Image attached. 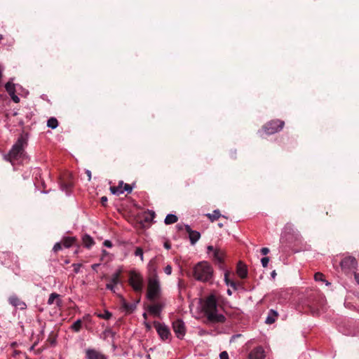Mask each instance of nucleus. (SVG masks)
<instances>
[{"mask_svg": "<svg viewBox=\"0 0 359 359\" xmlns=\"http://www.w3.org/2000/svg\"><path fill=\"white\" fill-rule=\"evenodd\" d=\"M57 126H58V121L54 117L50 118L47 121V126L52 129L56 128L57 127Z\"/></svg>", "mask_w": 359, "mask_h": 359, "instance_id": "28", "label": "nucleus"}, {"mask_svg": "<svg viewBox=\"0 0 359 359\" xmlns=\"http://www.w3.org/2000/svg\"><path fill=\"white\" fill-rule=\"evenodd\" d=\"M203 309L209 322L219 323L226 320L225 316L222 313H218L217 299L214 295H210L206 299Z\"/></svg>", "mask_w": 359, "mask_h": 359, "instance_id": "1", "label": "nucleus"}, {"mask_svg": "<svg viewBox=\"0 0 359 359\" xmlns=\"http://www.w3.org/2000/svg\"><path fill=\"white\" fill-rule=\"evenodd\" d=\"M271 276H276V272H275V271H273V272L271 273Z\"/></svg>", "mask_w": 359, "mask_h": 359, "instance_id": "55", "label": "nucleus"}, {"mask_svg": "<svg viewBox=\"0 0 359 359\" xmlns=\"http://www.w3.org/2000/svg\"><path fill=\"white\" fill-rule=\"evenodd\" d=\"M103 245L105 247L109 248L112 247V243L109 240H105L103 243Z\"/></svg>", "mask_w": 359, "mask_h": 359, "instance_id": "43", "label": "nucleus"}, {"mask_svg": "<svg viewBox=\"0 0 359 359\" xmlns=\"http://www.w3.org/2000/svg\"><path fill=\"white\" fill-rule=\"evenodd\" d=\"M227 294H228L229 295H231L232 292H231V290H229H229H227Z\"/></svg>", "mask_w": 359, "mask_h": 359, "instance_id": "54", "label": "nucleus"}, {"mask_svg": "<svg viewBox=\"0 0 359 359\" xmlns=\"http://www.w3.org/2000/svg\"><path fill=\"white\" fill-rule=\"evenodd\" d=\"M261 252L262 255H266L269 252V249L268 248H262L261 249Z\"/></svg>", "mask_w": 359, "mask_h": 359, "instance_id": "44", "label": "nucleus"}, {"mask_svg": "<svg viewBox=\"0 0 359 359\" xmlns=\"http://www.w3.org/2000/svg\"><path fill=\"white\" fill-rule=\"evenodd\" d=\"M269 262V258L267 257H263L261 259V262L263 267H266Z\"/></svg>", "mask_w": 359, "mask_h": 359, "instance_id": "37", "label": "nucleus"}, {"mask_svg": "<svg viewBox=\"0 0 359 359\" xmlns=\"http://www.w3.org/2000/svg\"><path fill=\"white\" fill-rule=\"evenodd\" d=\"M207 250H208V253H210V252H214V250H215L213 246L212 245H208V248H207Z\"/></svg>", "mask_w": 359, "mask_h": 359, "instance_id": "48", "label": "nucleus"}, {"mask_svg": "<svg viewBox=\"0 0 359 359\" xmlns=\"http://www.w3.org/2000/svg\"><path fill=\"white\" fill-rule=\"evenodd\" d=\"M285 122L283 121L276 119L272 120L268 123H266L263 126V130L265 131L266 134L271 135L274 134L283 129L284 127Z\"/></svg>", "mask_w": 359, "mask_h": 359, "instance_id": "6", "label": "nucleus"}, {"mask_svg": "<svg viewBox=\"0 0 359 359\" xmlns=\"http://www.w3.org/2000/svg\"><path fill=\"white\" fill-rule=\"evenodd\" d=\"M72 266L74 267V271L75 273H78L80 271L81 264H73Z\"/></svg>", "mask_w": 359, "mask_h": 359, "instance_id": "39", "label": "nucleus"}, {"mask_svg": "<svg viewBox=\"0 0 359 359\" xmlns=\"http://www.w3.org/2000/svg\"><path fill=\"white\" fill-rule=\"evenodd\" d=\"M55 302L57 306H61L62 304V302L60 297V294L53 292L50 294L47 303L48 305H52L54 304Z\"/></svg>", "mask_w": 359, "mask_h": 359, "instance_id": "15", "label": "nucleus"}, {"mask_svg": "<svg viewBox=\"0 0 359 359\" xmlns=\"http://www.w3.org/2000/svg\"><path fill=\"white\" fill-rule=\"evenodd\" d=\"M129 284L135 292H141L143 289V277L135 271H131L129 273Z\"/></svg>", "mask_w": 359, "mask_h": 359, "instance_id": "5", "label": "nucleus"}, {"mask_svg": "<svg viewBox=\"0 0 359 359\" xmlns=\"http://www.w3.org/2000/svg\"><path fill=\"white\" fill-rule=\"evenodd\" d=\"M154 326L160 337L161 339L165 341L170 338L171 333L169 327L164 323H161L158 321L154 322Z\"/></svg>", "mask_w": 359, "mask_h": 359, "instance_id": "7", "label": "nucleus"}, {"mask_svg": "<svg viewBox=\"0 0 359 359\" xmlns=\"http://www.w3.org/2000/svg\"><path fill=\"white\" fill-rule=\"evenodd\" d=\"M219 358L220 359H229V355H228L227 352L226 351H222L219 354Z\"/></svg>", "mask_w": 359, "mask_h": 359, "instance_id": "42", "label": "nucleus"}, {"mask_svg": "<svg viewBox=\"0 0 359 359\" xmlns=\"http://www.w3.org/2000/svg\"><path fill=\"white\" fill-rule=\"evenodd\" d=\"M116 285H114L112 283H109L106 285V288L112 291L113 292H116V290H115Z\"/></svg>", "mask_w": 359, "mask_h": 359, "instance_id": "38", "label": "nucleus"}, {"mask_svg": "<svg viewBox=\"0 0 359 359\" xmlns=\"http://www.w3.org/2000/svg\"><path fill=\"white\" fill-rule=\"evenodd\" d=\"M122 306L128 312H133L135 308V304H128L124 299L122 301Z\"/></svg>", "mask_w": 359, "mask_h": 359, "instance_id": "26", "label": "nucleus"}, {"mask_svg": "<svg viewBox=\"0 0 359 359\" xmlns=\"http://www.w3.org/2000/svg\"><path fill=\"white\" fill-rule=\"evenodd\" d=\"M8 302L13 306L16 307L20 310H25L27 309V304L25 302L22 301L20 298H18L16 295H11L8 298Z\"/></svg>", "mask_w": 359, "mask_h": 359, "instance_id": "10", "label": "nucleus"}, {"mask_svg": "<svg viewBox=\"0 0 359 359\" xmlns=\"http://www.w3.org/2000/svg\"><path fill=\"white\" fill-rule=\"evenodd\" d=\"M86 354L87 359H107L104 354L93 348L87 349Z\"/></svg>", "mask_w": 359, "mask_h": 359, "instance_id": "13", "label": "nucleus"}, {"mask_svg": "<svg viewBox=\"0 0 359 359\" xmlns=\"http://www.w3.org/2000/svg\"><path fill=\"white\" fill-rule=\"evenodd\" d=\"M27 144V139L20 136L10 150L7 160L13 163L15 161L23 159L25 156V147Z\"/></svg>", "mask_w": 359, "mask_h": 359, "instance_id": "4", "label": "nucleus"}, {"mask_svg": "<svg viewBox=\"0 0 359 359\" xmlns=\"http://www.w3.org/2000/svg\"><path fill=\"white\" fill-rule=\"evenodd\" d=\"M264 350L261 346L255 348L249 354V359H264Z\"/></svg>", "mask_w": 359, "mask_h": 359, "instance_id": "12", "label": "nucleus"}, {"mask_svg": "<svg viewBox=\"0 0 359 359\" xmlns=\"http://www.w3.org/2000/svg\"><path fill=\"white\" fill-rule=\"evenodd\" d=\"M277 316H278V313L276 311H275L273 310H270L269 313L265 320V323L266 324L273 323L276 321Z\"/></svg>", "mask_w": 359, "mask_h": 359, "instance_id": "23", "label": "nucleus"}, {"mask_svg": "<svg viewBox=\"0 0 359 359\" xmlns=\"http://www.w3.org/2000/svg\"><path fill=\"white\" fill-rule=\"evenodd\" d=\"M172 325L176 337L180 339H182L187 332L184 321L181 319H177L172 322Z\"/></svg>", "mask_w": 359, "mask_h": 359, "instance_id": "8", "label": "nucleus"}, {"mask_svg": "<svg viewBox=\"0 0 359 359\" xmlns=\"http://www.w3.org/2000/svg\"><path fill=\"white\" fill-rule=\"evenodd\" d=\"M163 308V305L160 303L154 304L148 306V311L155 316H159L162 309Z\"/></svg>", "mask_w": 359, "mask_h": 359, "instance_id": "14", "label": "nucleus"}, {"mask_svg": "<svg viewBox=\"0 0 359 359\" xmlns=\"http://www.w3.org/2000/svg\"><path fill=\"white\" fill-rule=\"evenodd\" d=\"M161 293L160 280L158 276L156 269L154 268L150 269L149 276L148 278L147 298L149 301L154 302L157 299Z\"/></svg>", "mask_w": 359, "mask_h": 359, "instance_id": "2", "label": "nucleus"}, {"mask_svg": "<svg viewBox=\"0 0 359 359\" xmlns=\"http://www.w3.org/2000/svg\"><path fill=\"white\" fill-rule=\"evenodd\" d=\"M135 255L137 257H140L141 261L144 259L143 250L141 248H137L135 252Z\"/></svg>", "mask_w": 359, "mask_h": 359, "instance_id": "32", "label": "nucleus"}, {"mask_svg": "<svg viewBox=\"0 0 359 359\" xmlns=\"http://www.w3.org/2000/svg\"><path fill=\"white\" fill-rule=\"evenodd\" d=\"M224 256V252L219 249H215L212 254V258L214 259V260L215 262H218L219 264H221L223 262Z\"/></svg>", "mask_w": 359, "mask_h": 359, "instance_id": "17", "label": "nucleus"}, {"mask_svg": "<svg viewBox=\"0 0 359 359\" xmlns=\"http://www.w3.org/2000/svg\"><path fill=\"white\" fill-rule=\"evenodd\" d=\"M5 88L8 95L15 93V84L12 81L7 82L5 85Z\"/></svg>", "mask_w": 359, "mask_h": 359, "instance_id": "27", "label": "nucleus"}, {"mask_svg": "<svg viewBox=\"0 0 359 359\" xmlns=\"http://www.w3.org/2000/svg\"><path fill=\"white\" fill-rule=\"evenodd\" d=\"M178 221V217L175 215L169 214L165 218V224H172L176 223Z\"/></svg>", "mask_w": 359, "mask_h": 359, "instance_id": "24", "label": "nucleus"}, {"mask_svg": "<svg viewBox=\"0 0 359 359\" xmlns=\"http://www.w3.org/2000/svg\"><path fill=\"white\" fill-rule=\"evenodd\" d=\"M107 198L106 196H102L101 198V203L103 206H106L107 205Z\"/></svg>", "mask_w": 359, "mask_h": 359, "instance_id": "46", "label": "nucleus"}, {"mask_svg": "<svg viewBox=\"0 0 359 359\" xmlns=\"http://www.w3.org/2000/svg\"><path fill=\"white\" fill-rule=\"evenodd\" d=\"M163 246L167 250H170L171 248V245L170 244V243L168 241H165L163 244Z\"/></svg>", "mask_w": 359, "mask_h": 359, "instance_id": "47", "label": "nucleus"}, {"mask_svg": "<svg viewBox=\"0 0 359 359\" xmlns=\"http://www.w3.org/2000/svg\"><path fill=\"white\" fill-rule=\"evenodd\" d=\"M9 95L15 103H18L20 102V98L15 95V93H14V94H10Z\"/></svg>", "mask_w": 359, "mask_h": 359, "instance_id": "40", "label": "nucleus"}, {"mask_svg": "<svg viewBox=\"0 0 359 359\" xmlns=\"http://www.w3.org/2000/svg\"><path fill=\"white\" fill-rule=\"evenodd\" d=\"M193 276L198 281H210L213 277V269L208 262H200L194 266Z\"/></svg>", "mask_w": 359, "mask_h": 359, "instance_id": "3", "label": "nucleus"}, {"mask_svg": "<svg viewBox=\"0 0 359 359\" xmlns=\"http://www.w3.org/2000/svg\"><path fill=\"white\" fill-rule=\"evenodd\" d=\"M164 272L167 274V275H170L172 273V266L170 265H167L165 268H164Z\"/></svg>", "mask_w": 359, "mask_h": 359, "instance_id": "41", "label": "nucleus"}, {"mask_svg": "<svg viewBox=\"0 0 359 359\" xmlns=\"http://www.w3.org/2000/svg\"><path fill=\"white\" fill-rule=\"evenodd\" d=\"M123 192L126 191H127L128 194L131 193L132 191H133V187L131 185L128 184H124L123 183Z\"/></svg>", "mask_w": 359, "mask_h": 359, "instance_id": "35", "label": "nucleus"}, {"mask_svg": "<svg viewBox=\"0 0 359 359\" xmlns=\"http://www.w3.org/2000/svg\"><path fill=\"white\" fill-rule=\"evenodd\" d=\"M97 316L102 319L109 320L112 316V314L111 313L106 310L103 313L97 314Z\"/></svg>", "mask_w": 359, "mask_h": 359, "instance_id": "30", "label": "nucleus"}, {"mask_svg": "<svg viewBox=\"0 0 359 359\" xmlns=\"http://www.w3.org/2000/svg\"><path fill=\"white\" fill-rule=\"evenodd\" d=\"M82 241L83 245L87 248H91L94 245V241L93 238L88 235H84L82 238Z\"/></svg>", "mask_w": 359, "mask_h": 359, "instance_id": "22", "label": "nucleus"}, {"mask_svg": "<svg viewBox=\"0 0 359 359\" xmlns=\"http://www.w3.org/2000/svg\"><path fill=\"white\" fill-rule=\"evenodd\" d=\"M323 283H325L326 285H330L331 283L328 281H327L325 279V281H323Z\"/></svg>", "mask_w": 359, "mask_h": 359, "instance_id": "53", "label": "nucleus"}, {"mask_svg": "<svg viewBox=\"0 0 359 359\" xmlns=\"http://www.w3.org/2000/svg\"><path fill=\"white\" fill-rule=\"evenodd\" d=\"M224 280L227 285H230L234 290H236V283L228 279V274L226 273L224 275Z\"/></svg>", "mask_w": 359, "mask_h": 359, "instance_id": "31", "label": "nucleus"}, {"mask_svg": "<svg viewBox=\"0 0 359 359\" xmlns=\"http://www.w3.org/2000/svg\"><path fill=\"white\" fill-rule=\"evenodd\" d=\"M354 278L357 283L359 285V273H355Z\"/></svg>", "mask_w": 359, "mask_h": 359, "instance_id": "49", "label": "nucleus"}, {"mask_svg": "<svg viewBox=\"0 0 359 359\" xmlns=\"http://www.w3.org/2000/svg\"><path fill=\"white\" fill-rule=\"evenodd\" d=\"M123 182L120 181L118 182V186H114L110 187V191L112 194L120 195L121 194L123 193Z\"/></svg>", "mask_w": 359, "mask_h": 359, "instance_id": "20", "label": "nucleus"}, {"mask_svg": "<svg viewBox=\"0 0 359 359\" xmlns=\"http://www.w3.org/2000/svg\"><path fill=\"white\" fill-rule=\"evenodd\" d=\"M99 266H100V264H93V265L91 266V267H92V269H93V270H95H95L97 269V268Z\"/></svg>", "mask_w": 359, "mask_h": 359, "instance_id": "50", "label": "nucleus"}, {"mask_svg": "<svg viewBox=\"0 0 359 359\" xmlns=\"http://www.w3.org/2000/svg\"><path fill=\"white\" fill-rule=\"evenodd\" d=\"M236 271L241 278H245L248 276L247 267L241 262H238Z\"/></svg>", "mask_w": 359, "mask_h": 359, "instance_id": "16", "label": "nucleus"}, {"mask_svg": "<svg viewBox=\"0 0 359 359\" xmlns=\"http://www.w3.org/2000/svg\"><path fill=\"white\" fill-rule=\"evenodd\" d=\"M86 173H87L88 177V180H90V178H91V172H90V171L87 170Z\"/></svg>", "mask_w": 359, "mask_h": 359, "instance_id": "51", "label": "nucleus"}, {"mask_svg": "<svg viewBox=\"0 0 359 359\" xmlns=\"http://www.w3.org/2000/svg\"><path fill=\"white\" fill-rule=\"evenodd\" d=\"M60 184L61 187L63 189H65L66 191H68L69 189H70L73 186V182L71 180V177H69V179L65 180L64 177L60 179Z\"/></svg>", "mask_w": 359, "mask_h": 359, "instance_id": "21", "label": "nucleus"}, {"mask_svg": "<svg viewBox=\"0 0 359 359\" xmlns=\"http://www.w3.org/2000/svg\"><path fill=\"white\" fill-rule=\"evenodd\" d=\"M314 279L316 281H325L324 275L320 272H317L315 273Z\"/></svg>", "mask_w": 359, "mask_h": 359, "instance_id": "33", "label": "nucleus"}, {"mask_svg": "<svg viewBox=\"0 0 359 359\" xmlns=\"http://www.w3.org/2000/svg\"><path fill=\"white\" fill-rule=\"evenodd\" d=\"M142 316H143V318H144V320H147V314L146 313H144Z\"/></svg>", "mask_w": 359, "mask_h": 359, "instance_id": "52", "label": "nucleus"}, {"mask_svg": "<svg viewBox=\"0 0 359 359\" xmlns=\"http://www.w3.org/2000/svg\"><path fill=\"white\" fill-rule=\"evenodd\" d=\"M340 265L341 268L346 269H355L357 266V261L355 257L349 256L344 258Z\"/></svg>", "mask_w": 359, "mask_h": 359, "instance_id": "9", "label": "nucleus"}, {"mask_svg": "<svg viewBox=\"0 0 359 359\" xmlns=\"http://www.w3.org/2000/svg\"><path fill=\"white\" fill-rule=\"evenodd\" d=\"M206 217L209 219L210 222H214L220 217L226 218L224 215H222L220 214V212L218 210H214L212 213L206 215Z\"/></svg>", "mask_w": 359, "mask_h": 359, "instance_id": "18", "label": "nucleus"}, {"mask_svg": "<svg viewBox=\"0 0 359 359\" xmlns=\"http://www.w3.org/2000/svg\"><path fill=\"white\" fill-rule=\"evenodd\" d=\"M62 243H59V242H58V243H56L54 245L53 248V251L54 252H58L59 250H60L62 249Z\"/></svg>", "mask_w": 359, "mask_h": 359, "instance_id": "36", "label": "nucleus"}, {"mask_svg": "<svg viewBox=\"0 0 359 359\" xmlns=\"http://www.w3.org/2000/svg\"><path fill=\"white\" fill-rule=\"evenodd\" d=\"M185 229L189 235V238L191 245H194L200 238L201 233L197 231L192 230L191 226H184Z\"/></svg>", "mask_w": 359, "mask_h": 359, "instance_id": "11", "label": "nucleus"}, {"mask_svg": "<svg viewBox=\"0 0 359 359\" xmlns=\"http://www.w3.org/2000/svg\"><path fill=\"white\" fill-rule=\"evenodd\" d=\"M82 322L80 319L76 320L72 325V329L75 332H79L81 328Z\"/></svg>", "mask_w": 359, "mask_h": 359, "instance_id": "29", "label": "nucleus"}, {"mask_svg": "<svg viewBox=\"0 0 359 359\" xmlns=\"http://www.w3.org/2000/svg\"><path fill=\"white\" fill-rule=\"evenodd\" d=\"M121 273V270H118L117 271H116L111 276V282L110 283H112L114 285L119 284L121 283V280H120Z\"/></svg>", "mask_w": 359, "mask_h": 359, "instance_id": "25", "label": "nucleus"}, {"mask_svg": "<svg viewBox=\"0 0 359 359\" xmlns=\"http://www.w3.org/2000/svg\"><path fill=\"white\" fill-rule=\"evenodd\" d=\"M75 237H65L62 240V245L66 248H69L71 246L74 245L75 244Z\"/></svg>", "mask_w": 359, "mask_h": 359, "instance_id": "19", "label": "nucleus"}, {"mask_svg": "<svg viewBox=\"0 0 359 359\" xmlns=\"http://www.w3.org/2000/svg\"><path fill=\"white\" fill-rule=\"evenodd\" d=\"M149 214V217L148 216L146 217L145 220L147 222H151L156 223V222L154 220V219L155 217L154 212H151Z\"/></svg>", "mask_w": 359, "mask_h": 359, "instance_id": "34", "label": "nucleus"}, {"mask_svg": "<svg viewBox=\"0 0 359 359\" xmlns=\"http://www.w3.org/2000/svg\"><path fill=\"white\" fill-rule=\"evenodd\" d=\"M144 326H145V327H146L147 330H148V331H149V330H150L151 329V324H150L149 322H147V320H144Z\"/></svg>", "mask_w": 359, "mask_h": 359, "instance_id": "45", "label": "nucleus"}]
</instances>
